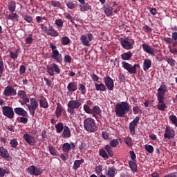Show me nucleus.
Returning a JSON list of instances; mask_svg holds the SVG:
<instances>
[{
    "label": "nucleus",
    "instance_id": "f257e3e1",
    "mask_svg": "<svg viewBox=\"0 0 177 177\" xmlns=\"http://www.w3.org/2000/svg\"><path fill=\"white\" fill-rule=\"evenodd\" d=\"M129 110V104L127 102H122L115 106V113L118 117H124Z\"/></svg>",
    "mask_w": 177,
    "mask_h": 177
},
{
    "label": "nucleus",
    "instance_id": "f03ea898",
    "mask_svg": "<svg viewBox=\"0 0 177 177\" xmlns=\"http://www.w3.org/2000/svg\"><path fill=\"white\" fill-rule=\"evenodd\" d=\"M67 111L71 115L75 114V110H78L82 106V100H72L68 102Z\"/></svg>",
    "mask_w": 177,
    "mask_h": 177
},
{
    "label": "nucleus",
    "instance_id": "7ed1b4c3",
    "mask_svg": "<svg viewBox=\"0 0 177 177\" xmlns=\"http://www.w3.org/2000/svg\"><path fill=\"white\" fill-rule=\"evenodd\" d=\"M84 128L87 132H96L97 131V125L96 122L92 118H86L84 120Z\"/></svg>",
    "mask_w": 177,
    "mask_h": 177
},
{
    "label": "nucleus",
    "instance_id": "20e7f679",
    "mask_svg": "<svg viewBox=\"0 0 177 177\" xmlns=\"http://www.w3.org/2000/svg\"><path fill=\"white\" fill-rule=\"evenodd\" d=\"M50 48H51L52 50L51 58L56 60L57 63H62L63 62V56L57 50V47L53 43H50Z\"/></svg>",
    "mask_w": 177,
    "mask_h": 177
},
{
    "label": "nucleus",
    "instance_id": "39448f33",
    "mask_svg": "<svg viewBox=\"0 0 177 177\" xmlns=\"http://www.w3.org/2000/svg\"><path fill=\"white\" fill-rule=\"evenodd\" d=\"M122 67H123L124 69L126 70V71H127L129 74H136V68H139L140 67V65H139V64H135L132 66V64L125 61H123L122 62Z\"/></svg>",
    "mask_w": 177,
    "mask_h": 177
},
{
    "label": "nucleus",
    "instance_id": "423d86ee",
    "mask_svg": "<svg viewBox=\"0 0 177 177\" xmlns=\"http://www.w3.org/2000/svg\"><path fill=\"white\" fill-rule=\"evenodd\" d=\"M29 102L30 104H26L29 113L32 117H34V115L35 114V110L38 108V101L35 98H30L29 100Z\"/></svg>",
    "mask_w": 177,
    "mask_h": 177
},
{
    "label": "nucleus",
    "instance_id": "0eeeda50",
    "mask_svg": "<svg viewBox=\"0 0 177 177\" xmlns=\"http://www.w3.org/2000/svg\"><path fill=\"white\" fill-rule=\"evenodd\" d=\"M40 27L41 28V31L47 34V35H50V37H57L59 35V32L55 29L52 26L48 28L45 24H40Z\"/></svg>",
    "mask_w": 177,
    "mask_h": 177
},
{
    "label": "nucleus",
    "instance_id": "6e6552de",
    "mask_svg": "<svg viewBox=\"0 0 177 177\" xmlns=\"http://www.w3.org/2000/svg\"><path fill=\"white\" fill-rule=\"evenodd\" d=\"M168 92V88L164 84H162L158 89L157 97L160 101L165 100V93Z\"/></svg>",
    "mask_w": 177,
    "mask_h": 177
},
{
    "label": "nucleus",
    "instance_id": "1a4fd4ad",
    "mask_svg": "<svg viewBox=\"0 0 177 177\" xmlns=\"http://www.w3.org/2000/svg\"><path fill=\"white\" fill-rule=\"evenodd\" d=\"M2 113L7 117L12 120L15 117V112L13 111V108L9 106H4L2 107Z\"/></svg>",
    "mask_w": 177,
    "mask_h": 177
},
{
    "label": "nucleus",
    "instance_id": "9d476101",
    "mask_svg": "<svg viewBox=\"0 0 177 177\" xmlns=\"http://www.w3.org/2000/svg\"><path fill=\"white\" fill-rule=\"evenodd\" d=\"M46 71L48 73L49 75L53 77L55 75V73L56 74H59L60 73V68L56 64H53L52 66H48L46 67Z\"/></svg>",
    "mask_w": 177,
    "mask_h": 177
},
{
    "label": "nucleus",
    "instance_id": "9b49d317",
    "mask_svg": "<svg viewBox=\"0 0 177 177\" xmlns=\"http://www.w3.org/2000/svg\"><path fill=\"white\" fill-rule=\"evenodd\" d=\"M103 80L105 84V86H106L109 91L114 90V82L113 81V79H111L110 76L106 75L103 78Z\"/></svg>",
    "mask_w": 177,
    "mask_h": 177
},
{
    "label": "nucleus",
    "instance_id": "f8f14e48",
    "mask_svg": "<svg viewBox=\"0 0 177 177\" xmlns=\"http://www.w3.org/2000/svg\"><path fill=\"white\" fill-rule=\"evenodd\" d=\"M28 173L30 175H35V176H38V175H41V174H42V169L32 165L28 168Z\"/></svg>",
    "mask_w": 177,
    "mask_h": 177
},
{
    "label": "nucleus",
    "instance_id": "ddd939ff",
    "mask_svg": "<svg viewBox=\"0 0 177 177\" xmlns=\"http://www.w3.org/2000/svg\"><path fill=\"white\" fill-rule=\"evenodd\" d=\"M140 118L138 116H136V118L133 119V120L130 122L129 125V129L130 131V133L131 135H135V128H136V125H138V123L139 122Z\"/></svg>",
    "mask_w": 177,
    "mask_h": 177
},
{
    "label": "nucleus",
    "instance_id": "4468645a",
    "mask_svg": "<svg viewBox=\"0 0 177 177\" xmlns=\"http://www.w3.org/2000/svg\"><path fill=\"white\" fill-rule=\"evenodd\" d=\"M3 95L5 96H16L17 95V92L16 91V89H15L12 86H7L4 89Z\"/></svg>",
    "mask_w": 177,
    "mask_h": 177
},
{
    "label": "nucleus",
    "instance_id": "2eb2a0df",
    "mask_svg": "<svg viewBox=\"0 0 177 177\" xmlns=\"http://www.w3.org/2000/svg\"><path fill=\"white\" fill-rule=\"evenodd\" d=\"M175 137V131L171 127H166L164 138L165 139H172V138Z\"/></svg>",
    "mask_w": 177,
    "mask_h": 177
},
{
    "label": "nucleus",
    "instance_id": "dca6fc26",
    "mask_svg": "<svg viewBox=\"0 0 177 177\" xmlns=\"http://www.w3.org/2000/svg\"><path fill=\"white\" fill-rule=\"evenodd\" d=\"M120 44L124 49H126L127 50H129V49H132V43L129 41V39H128V38L121 39Z\"/></svg>",
    "mask_w": 177,
    "mask_h": 177
},
{
    "label": "nucleus",
    "instance_id": "f3484780",
    "mask_svg": "<svg viewBox=\"0 0 177 177\" xmlns=\"http://www.w3.org/2000/svg\"><path fill=\"white\" fill-rule=\"evenodd\" d=\"M62 138L64 139H68V138H71V130H70L69 127L64 126L62 133Z\"/></svg>",
    "mask_w": 177,
    "mask_h": 177
},
{
    "label": "nucleus",
    "instance_id": "a211bd4d",
    "mask_svg": "<svg viewBox=\"0 0 177 177\" xmlns=\"http://www.w3.org/2000/svg\"><path fill=\"white\" fill-rule=\"evenodd\" d=\"M17 95L25 103H30V98L27 97L26 91L19 90L17 93Z\"/></svg>",
    "mask_w": 177,
    "mask_h": 177
},
{
    "label": "nucleus",
    "instance_id": "6ab92c4d",
    "mask_svg": "<svg viewBox=\"0 0 177 177\" xmlns=\"http://www.w3.org/2000/svg\"><path fill=\"white\" fill-rule=\"evenodd\" d=\"M142 49L144 52L151 55V56H154V48H151L149 44H142Z\"/></svg>",
    "mask_w": 177,
    "mask_h": 177
},
{
    "label": "nucleus",
    "instance_id": "aec40b11",
    "mask_svg": "<svg viewBox=\"0 0 177 177\" xmlns=\"http://www.w3.org/2000/svg\"><path fill=\"white\" fill-rule=\"evenodd\" d=\"M24 139L28 143V145H30V146H34L35 143V140L34 139V137L29 134H24Z\"/></svg>",
    "mask_w": 177,
    "mask_h": 177
},
{
    "label": "nucleus",
    "instance_id": "412c9836",
    "mask_svg": "<svg viewBox=\"0 0 177 177\" xmlns=\"http://www.w3.org/2000/svg\"><path fill=\"white\" fill-rule=\"evenodd\" d=\"M77 88H78V85L75 82H70L67 86V89L68 92H75V91H77Z\"/></svg>",
    "mask_w": 177,
    "mask_h": 177
},
{
    "label": "nucleus",
    "instance_id": "4be33fe9",
    "mask_svg": "<svg viewBox=\"0 0 177 177\" xmlns=\"http://www.w3.org/2000/svg\"><path fill=\"white\" fill-rule=\"evenodd\" d=\"M165 100H162L160 101V98H158V105L157 109L160 110V111H165V109H167V105L165 103H164Z\"/></svg>",
    "mask_w": 177,
    "mask_h": 177
},
{
    "label": "nucleus",
    "instance_id": "5701e85b",
    "mask_svg": "<svg viewBox=\"0 0 177 177\" xmlns=\"http://www.w3.org/2000/svg\"><path fill=\"white\" fill-rule=\"evenodd\" d=\"M142 67L144 71H147L151 67V60L150 59H145Z\"/></svg>",
    "mask_w": 177,
    "mask_h": 177
},
{
    "label": "nucleus",
    "instance_id": "b1692460",
    "mask_svg": "<svg viewBox=\"0 0 177 177\" xmlns=\"http://www.w3.org/2000/svg\"><path fill=\"white\" fill-rule=\"evenodd\" d=\"M95 88L96 91H101L102 92H104L107 88L106 87V85L103 83H94Z\"/></svg>",
    "mask_w": 177,
    "mask_h": 177
},
{
    "label": "nucleus",
    "instance_id": "393cba45",
    "mask_svg": "<svg viewBox=\"0 0 177 177\" xmlns=\"http://www.w3.org/2000/svg\"><path fill=\"white\" fill-rule=\"evenodd\" d=\"M79 8L81 12H88V10H91L92 9V7L88 3H84V4L80 5Z\"/></svg>",
    "mask_w": 177,
    "mask_h": 177
},
{
    "label": "nucleus",
    "instance_id": "a878e982",
    "mask_svg": "<svg viewBox=\"0 0 177 177\" xmlns=\"http://www.w3.org/2000/svg\"><path fill=\"white\" fill-rule=\"evenodd\" d=\"M55 128L56 129L57 133H62L64 129V125L62 122H58L55 124Z\"/></svg>",
    "mask_w": 177,
    "mask_h": 177
},
{
    "label": "nucleus",
    "instance_id": "bb28decb",
    "mask_svg": "<svg viewBox=\"0 0 177 177\" xmlns=\"http://www.w3.org/2000/svg\"><path fill=\"white\" fill-rule=\"evenodd\" d=\"M63 111V106L60 103L57 104V108L55 110V115L57 118L62 115V112Z\"/></svg>",
    "mask_w": 177,
    "mask_h": 177
},
{
    "label": "nucleus",
    "instance_id": "cd10ccee",
    "mask_svg": "<svg viewBox=\"0 0 177 177\" xmlns=\"http://www.w3.org/2000/svg\"><path fill=\"white\" fill-rule=\"evenodd\" d=\"M0 156L3 157V158H8V157H9L8 149L3 147H0Z\"/></svg>",
    "mask_w": 177,
    "mask_h": 177
},
{
    "label": "nucleus",
    "instance_id": "c85d7f7f",
    "mask_svg": "<svg viewBox=\"0 0 177 177\" xmlns=\"http://www.w3.org/2000/svg\"><path fill=\"white\" fill-rule=\"evenodd\" d=\"M14 110L15 113L18 114V115H27V111H26L23 108L18 107L15 108Z\"/></svg>",
    "mask_w": 177,
    "mask_h": 177
},
{
    "label": "nucleus",
    "instance_id": "c756f323",
    "mask_svg": "<svg viewBox=\"0 0 177 177\" xmlns=\"http://www.w3.org/2000/svg\"><path fill=\"white\" fill-rule=\"evenodd\" d=\"M40 107L43 109H48L49 107V104H48V101H46V98H41L39 100Z\"/></svg>",
    "mask_w": 177,
    "mask_h": 177
},
{
    "label": "nucleus",
    "instance_id": "7c9ffc66",
    "mask_svg": "<svg viewBox=\"0 0 177 177\" xmlns=\"http://www.w3.org/2000/svg\"><path fill=\"white\" fill-rule=\"evenodd\" d=\"M91 114H93V117H96V115H100V114H102V110H100V107L95 106Z\"/></svg>",
    "mask_w": 177,
    "mask_h": 177
},
{
    "label": "nucleus",
    "instance_id": "2f4dec72",
    "mask_svg": "<svg viewBox=\"0 0 177 177\" xmlns=\"http://www.w3.org/2000/svg\"><path fill=\"white\" fill-rule=\"evenodd\" d=\"M71 42V40H70V38L67 36H64L61 38V44L64 46L68 45Z\"/></svg>",
    "mask_w": 177,
    "mask_h": 177
},
{
    "label": "nucleus",
    "instance_id": "473e14b6",
    "mask_svg": "<svg viewBox=\"0 0 177 177\" xmlns=\"http://www.w3.org/2000/svg\"><path fill=\"white\" fill-rule=\"evenodd\" d=\"M81 164H84L83 159L76 160L73 164V169H75V171H77V169H78V168H80V167H81Z\"/></svg>",
    "mask_w": 177,
    "mask_h": 177
},
{
    "label": "nucleus",
    "instance_id": "72a5a7b5",
    "mask_svg": "<svg viewBox=\"0 0 177 177\" xmlns=\"http://www.w3.org/2000/svg\"><path fill=\"white\" fill-rule=\"evenodd\" d=\"M122 60H129L132 57V52L129 51L121 55Z\"/></svg>",
    "mask_w": 177,
    "mask_h": 177
},
{
    "label": "nucleus",
    "instance_id": "f704fd0d",
    "mask_svg": "<svg viewBox=\"0 0 177 177\" xmlns=\"http://www.w3.org/2000/svg\"><path fill=\"white\" fill-rule=\"evenodd\" d=\"M7 19L8 20H16L19 21V15L12 12L8 15Z\"/></svg>",
    "mask_w": 177,
    "mask_h": 177
},
{
    "label": "nucleus",
    "instance_id": "c9c22d12",
    "mask_svg": "<svg viewBox=\"0 0 177 177\" xmlns=\"http://www.w3.org/2000/svg\"><path fill=\"white\" fill-rule=\"evenodd\" d=\"M80 41L82 44L84 45V46H89V45H91L86 35H82L80 38Z\"/></svg>",
    "mask_w": 177,
    "mask_h": 177
},
{
    "label": "nucleus",
    "instance_id": "e433bc0d",
    "mask_svg": "<svg viewBox=\"0 0 177 177\" xmlns=\"http://www.w3.org/2000/svg\"><path fill=\"white\" fill-rule=\"evenodd\" d=\"M8 10L10 12L13 13L16 10V3L15 1H11L8 4Z\"/></svg>",
    "mask_w": 177,
    "mask_h": 177
},
{
    "label": "nucleus",
    "instance_id": "4c0bfd02",
    "mask_svg": "<svg viewBox=\"0 0 177 177\" xmlns=\"http://www.w3.org/2000/svg\"><path fill=\"white\" fill-rule=\"evenodd\" d=\"M105 15L106 16L110 17L113 15V8L111 7H106L104 10Z\"/></svg>",
    "mask_w": 177,
    "mask_h": 177
},
{
    "label": "nucleus",
    "instance_id": "58836bf2",
    "mask_svg": "<svg viewBox=\"0 0 177 177\" xmlns=\"http://www.w3.org/2000/svg\"><path fill=\"white\" fill-rule=\"evenodd\" d=\"M62 149L65 153H68V151H70V149H71V145L68 142L64 143L62 145Z\"/></svg>",
    "mask_w": 177,
    "mask_h": 177
},
{
    "label": "nucleus",
    "instance_id": "ea45409f",
    "mask_svg": "<svg viewBox=\"0 0 177 177\" xmlns=\"http://www.w3.org/2000/svg\"><path fill=\"white\" fill-rule=\"evenodd\" d=\"M124 143H126L127 145L129 146V147H131L133 146V143L132 142V138L131 137H126L124 140Z\"/></svg>",
    "mask_w": 177,
    "mask_h": 177
},
{
    "label": "nucleus",
    "instance_id": "a19ab883",
    "mask_svg": "<svg viewBox=\"0 0 177 177\" xmlns=\"http://www.w3.org/2000/svg\"><path fill=\"white\" fill-rule=\"evenodd\" d=\"M129 165L131 170H133L134 172L138 169V167L136 166V164L135 163V161H129Z\"/></svg>",
    "mask_w": 177,
    "mask_h": 177
},
{
    "label": "nucleus",
    "instance_id": "79ce46f5",
    "mask_svg": "<svg viewBox=\"0 0 177 177\" xmlns=\"http://www.w3.org/2000/svg\"><path fill=\"white\" fill-rule=\"evenodd\" d=\"M108 175L110 177H113L115 175V167H109L108 169Z\"/></svg>",
    "mask_w": 177,
    "mask_h": 177
},
{
    "label": "nucleus",
    "instance_id": "37998d69",
    "mask_svg": "<svg viewBox=\"0 0 177 177\" xmlns=\"http://www.w3.org/2000/svg\"><path fill=\"white\" fill-rule=\"evenodd\" d=\"M79 91H81L82 95L86 93V87L82 84H79Z\"/></svg>",
    "mask_w": 177,
    "mask_h": 177
},
{
    "label": "nucleus",
    "instance_id": "c03bdc74",
    "mask_svg": "<svg viewBox=\"0 0 177 177\" xmlns=\"http://www.w3.org/2000/svg\"><path fill=\"white\" fill-rule=\"evenodd\" d=\"M5 70V65L3 64V59H0V78L2 77V74H3V71Z\"/></svg>",
    "mask_w": 177,
    "mask_h": 177
},
{
    "label": "nucleus",
    "instance_id": "a18cd8bd",
    "mask_svg": "<svg viewBox=\"0 0 177 177\" xmlns=\"http://www.w3.org/2000/svg\"><path fill=\"white\" fill-rule=\"evenodd\" d=\"M145 149L146 151L149 152V153H151L154 151V147H153V146L149 145H145Z\"/></svg>",
    "mask_w": 177,
    "mask_h": 177
},
{
    "label": "nucleus",
    "instance_id": "49530a36",
    "mask_svg": "<svg viewBox=\"0 0 177 177\" xmlns=\"http://www.w3.org/2000/svg\"><path fill=\"white\" fill-rule=\"evenodd\" d=\"M34 41V39L32 38V34L28 35V36L26 38V44L27 45H30L32 41Z\"/></svg>",
    "mask_w": 177,
    "mask_h": 177
},
{
    "label": "nucleus",
    "instance_id": "de8ad7c7",
    "mask_svg": "<svg viewBox=\"0 0 177 177\" xmlns=\"http://www.w3.org/2000/svg\"><path fill=\"white\" fill-rule=\"evenodd\" d=\"M64 23V22L63 21V20H62L60 19H57L55 20V24L58 27V28H62Z\"/></svg>",
    "mask_w": 177,
    "mask_h": 177
},
{
    "label": "nucleus",
    "instance_id": "09e8293b",
    "mask_svg": "<svg viewBox=\"0 0 177 177\" xmlns=\"http://www.w3.org/2000/svg\"><path fill=\"white\" fill-rule=\"evenodd\" d=\"M10 145H11V147H13V149H16L17 147L19 142H17V140L12 139L10 142Z\"/></svg>",
    "mask_w": 177,
    "mask_h": 177
},
{
    "label": "nucleus",
    "instance_id": "8fccbe9b",
    "mask_svg": "<svg viewBox=\"0 0 177 177\" xmlns=\"http://www.w3.org/2000/svg\"><path fill=\"white\" fill-rule=\"evenodd\" d=\"M110 146H111V147H117V146H118V145H120V142H118V139H113L110 142Z\"/></svg>",
    "mask_w": 177,
    "mask_h": 177
},
{
    "label": "nucleus",
    "instance_id": "3c124183",
    "mask_svg": "<svg viewBox=\"0 0 177 177\" xmlns=\"http://www.w3.org/2000/svg\"><path fill=\"white\" fill-rule=\"evenodd\" d=\"M133 114H140V113H142V110L138 107V105H136L133 107Z\"/></svg>",
    "mask_w": 177,
    "mask_h": 177
},
{
    "label": "nucleus",
    "instance_id": "603ef678",
    "mask_svg": "<svg viewBox=\"0 0 177 177\" xmlns=\"http://www.w3.org/2000/svg\"><path fill=\"white\" fill-rule=\"evenodd\" d=\"M100 156H101V157H103V158H109V154H107V152L104 149H101L100 151Z\"/></svg>",
    "mask_w": 177,
    "mask_h": 177
},
{
    "label": "nucleus",
    "instance_id": "864d4df0",
    "mask_svg": "<svg viewBox=\"0 0 177 177\" xmlns=\"http://www.w3.org/2000/svg\"><path fill=\"white\" fill-rule=\"evenodd\" d=\"M91 78L93 80L94 82H97L99 81V76H97L95 73H92L90 75Z\"/></svg>",
    "mask_w": 177,
    "mask_h": 177
},
{
    "label": "nucleus",
    "instance_id": "5fc2aeb1",
    "mask_svg": "<svg viewBox=\"0 0 177 177\" xmlns=\"http://www.w3.org/2000/svg\"><path fill=\"white\" fill-rule=\"evenodd\" d=\"M71 60H73V58L70 55H65L64 57V63H71Z\"/></svg>",
    "mask_w": 177,
    "mask_h": 177
},
{
    "label": "nucleus",
    "instance_id": "6e6d98bb",
    "mask_svg": "<svg viewBox=\"0 0 177 177\" xmlns=\"http://www.w3.org/2000/svg\"><path fill=\"white\" fill-rule=\"evenodd\" d=\"M5 174H9V171H8V169H3L0 167V176L1 177L5 176Z\"/></svg>",
    "mask_w": 177,
    "mask_h": 177
},
{
    "label": "nucleus",
    "instance_id": "4d7b16f0",
    "mask_svg": "<svg viewBox=\"0 0 177 177\" xmlns=\"http://www.w3.org/2000/svg\"><path fill=\"white\" fill-rule=\"evenodd\" d=\"M66 6L68 9H74V8H75V4L73 2L68 1L66 2Z\"/></svg>",
    "mask_w": 177,
    "mask_h": 177
},
{
    "label": "nucleus",
    "instance_id": "13d9d810",
    "mask_svg": "<svg viewBox=\"0 0 177 177\" xmlns=\"http://www.w3.org/2000/svg\"><path fill=\"white\" fill-rule=\"evenodd\" d=\"M102 169H103V167H102V165L96 166V167H95L96 174H97V175H99V174H100L102 172Z\"/></svg>",
    "mask_w": 177,
    "mask_h": 177
},
{
    "label": "nucleus",
    "instance_id": "bf43d9fd",
    "mask_svg": "<svg viewBox=\"0 0 177 177\" xmlns=\"http://www.w3.org/2000/svg\"><path fill=\"white\" fill-rule=\"evenodd\" d=\"M170 120L173 122V124H175L177 127V118L175 115H170L169 117Z\"/></svg>",
    "mask_w": 177,
    "mask_h": 177
},
{
    "label": "nucleus",
    "instance_id": "052dcab7",
    "mask_svg": "<svg viewBox=\"0 0 177 177\" xmlns=\"http://www.w3.org/2000/svg\"><path fill=\"white\" fill-rule=\"evenodd\" d=\"M24 20H26L27 23H32V17L30 15H26L24 17Z\"/></svg>",
    "mask_w": 177,
    "mask_h": 177
},
{
    "label": "nucleus",
    "instance_id": "680f3d73",
    "mask_svg": "<svg viewBox=\"0 0 177 177\" xmlns=\"http://www.w3.org/2000/svg\"><path fill=\"white\" fill-rule=\"evenodd\" d=\"M167 63H168V64H169V66H175V59H174L172 58H169L167 59Z\"/></svg>",
    "mask_w": 177,
    "mask_h": 177
},
{
    "label": "nucleus",
    "instance_id": "e2e57ef3",
    "mask_svg": "<svg viewBox=\"0 0 177 177\" xmlns=\"http://www.w3.org/2000/svg\"><path fill=\"white\" fill-rule=\"evenodd\" d=\"M52 6H54V8H59L60 6V2L57 1H53L51 2Z\"/></svg>",
    "mask_w": 177,
    "mask_h": 177
},
{
    "label": "nucleus",
    "instance_id": "0e129e2a",
    "mask_svg": "<svg viewBox=\"0 0 177 177\" xmlns=\"http://www.w3.org/2000/svg\"><path fill=\"white\" fill-rule=\"evenodd\" d=\"M36 20L37 23H42V20H46V18L45 17L37 16L36 17Z\"/></svg>",
    "mask_w": 177,
    "mask_h": 177
},
{
    "label": "nucleus",
    "instance_id": "69168bd1",
    "mask_svg": "<svg viewBox=\"0 0 177 177\" xmlns=\"http://www.w3.org/2000/svg\"><path fill=\"white\" fill-rule=\"evenodd\" d=\"M84 110L87 113V114H91V107L88 105H84Z\"/></svg>",
    "mask_w": 177,
    "mask_h": 177
},
{
    "label": "nucleus",
    "instance_id": "338daca9",
    "mask_svg": "<svg viewBox=\"0 0 177 177\" xmlns=\"http://www.w3.org/2000/svg\"><path fill=\"white\" fill-rule=\"evenodd\" d=\"M26 73V66L24 65H21L19 68V74L22 75Z\"/></svg>",
    "mask_w": 177,
    "mask_h": 177
},
{
    "label": "nucleus",
    "instance_id": "774afa93",
    "mask_svg": "<svg viewBox=\"0 0 177 177\" xmlns=\"http://www.w3.org/2000/svg\"><path fill=\"white\" fill-rule=\"evenodd\" d=\"M173 41H177V32H174L171 35Z\"/></svg>",
    "mask_w": 177,
    "mask_h": 177
}]
</instances>
